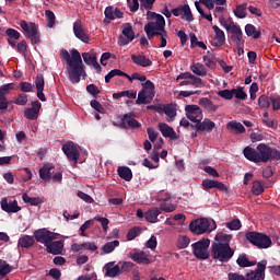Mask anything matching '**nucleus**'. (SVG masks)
Instances as JSON below:
<instances>
[{
  "label": "nucleus",
  "mask_w": 280,
  "mask_h": 280,
  "mask_svg": "<svg viewBox=\"0 0 280 280\" xmlns=\"http://www.w3.org/2000/svg\"><path fill=\"white\" fill-rule=\"evenodd\" d=\"M231 240H233V235L231 234H226L224 232L217 233L214 236V242L211 246L212 259H217L223 264L231 261L235 255V249L231 248Z\"/></svg>",
  "instance_id": "nucleus-1"
},
{
  "label": "nucleus",
  "mask_w": 280,
  "mask_h": 280,
  "mask_svg": "<svg viewBox=\"0 0 280 280\" xmlns=\"http://www.w3.org/2000/svg\"><path fill=\"white\" fill-rule=\"evenodd\" d=\"M147 19L150 22L144 25V32L149 40H152L154 36H160L161 34H164L166 32L165 18H163V15L148 11Z\"/></svg>",
  "instance_id": "nucleus-2"
},
{
  "label": "nucleus",
  "mask_w": 280,
  "mask_h": 280,
  "mask_svg": "<svg viewBox=\"0 0 280 280\" xmlns=\"http://www.w3.org/2000/svg\"><path fill=\"white\" fill-rule=\"evenodd\" d=\"M80 78L83 80L86 78V71L84 70V63H82V56L78 49L71 50V80L74 84L80 82Z\"/></svg>",
  "instance_id": "nucleus-3"
},
{
  "label": "nucleus",
  "mask_w": 280,
  "mask_h": 280,
  "mask_svg": "<svg viewBox=\"0 0 280 280\" xmlns=\"http://www.w3.org/2000/svg\"><path fill=\"white\" fill-rule=\"evenodd\" d=\"M258 151L259 163H268L271 161H280V151L266 143H259L256 147Z\"/></svg>",
  "instance_id": "nucleus-4"
},
{
  "label": "nucleus",
  "mask_w": 280,
  "mask_h": 280,
  "mask_svg": "<svg viewBox=\"0 0 280 280\" xmlns=\"http://www.w3.org/2000/svg\"><path fill=\"white\" fill-rule=\"evenodd\" d=\"M247 242L257 246V248H270L272 246V240L270 236L259 232H247L245 234Z\"/></svg>",
  "instance_id": "nucleus-5"
},
{
  "label": "nucleus",
  "mask_w": 280,
  "mask_h": 280,
  "mask_svg": "<svg viewBox=\"0 0 280 280\" xmlns=\"http://www.w3.org/2000/svg\"><path fill=\"white\" fill-rule=\"evenodd\" d=\"M154 89V83L150 80L142 83V90L138 93L136 104H150L154 100V95H156Z\"/></svg>",
  "instance_id": "nucleus-6"
},
{
  "label": "nucleus",
  "mask_w": 280,
  "mask_h": 280,
  "mask_svg": "<svg viewBox=\"0 0 280 280\" xmlns=\"http://www.w3.org/2000/svg\"><path fill=\"white\" fill-rule=\"evenodd\" d=\"M20 27L33 45H38V43H40V33H38V25H36V23H27L25 20H22L20 21Z\"/></svg>",
  "instance_id": "nucleus-7"
},
{
  "label": "nucleus",
  "mask_w": 280,
  "mask_h": 280,
  "mask_svg": "<svg viewBox=\"0 0 280 280\" xmlns=\"http://www.w3.org/2000/svg\"><path fill=\"white\" fill-rule=\"evenodd\" d=\"M178 80H184L179 82V86H194L195 89H202L205 86V81H202L199 77L191 74V72H182L176 78Z\"/></svg>",
  "instance_id": "nucleus-8"
},
{
  "label": "nucleus",
  "mask_w": 280,
  "mask_h": 280,
  "mask_svg": "<svg viewBox=\"0 0 280 280\" xmlns=\"http://www.w3.org/2000/svg\"><path fill=\"white\" fill-rule=\"evenodd\" d=\"M189 230L195 235H203V233H211L213 228H211V223L207 219H197L191 221L189 224Z\"/></svg>",
  "instance_id": "nucleus-9"
},
{
  "label": "nucleus",
  "mask_w": 280,
  "mask_h": 280,
  "mask_svg": "<svg viewBox=\"0 0 280 280\" xmlns=\"http://www.w3.org/2000/svg\"><path fill=\"white\" fill-rule=\"evenodd\" d=\"M34 237L36 242L46 246L47 244H49V242H54V240H58V237H60V234L54 233L44 228V229L36 230L34 232Z\"/></svg>",
  "instance_id": "nucleus-10"
},
{
  "label": "nucleus",
  "mask_w": 280,
  "mask_h": 280,
  "mask_svg": "<svg viewBox=\"0 0 280 280\" xmlns=\"http://www.w3.org/2000/svg\"><path fill=\"white\" fill-rule=\"evenodd\" d=\"M211 241L201 240L192 244L194 255L197 259H209V246Z\"/></svg>",
  "instance_id": "nucleus-11"
},
{
  "label": "nucleus",
  "mask_w": 280,
  "mask_h": 280,
  "mask_svg": "<svg viewBox=\"0 0 280 280\" xmlns=\"http://www.w3.org/2000/svg\"><path fill=\"white\" fill-rule=\"evenodd\" d=\"M266 266H268L267 260H261L257 264L255 270H250L245 275V280H265L266 279Z\"/></svg>",
  "instance_id": "nucleus-12"
},
{
  "label": "nucleus",
  "mask_w": 280,
  "mask_h": 280,
  "mask_svg": "<svg viewBox=\"0 0 280 280\" xmlns=\"http://www.w3.org/2000/svg\"><path fill=\"white\" fill-rule=\"evenodd\" d=\"M224 27L228 32H231V40L236 45V47L244 45V37L242 34V28H240V26L235 25V23H230L224 24Z\"/></svg>",
  "instance_id": "nucleus-13"
},
{
  "label": "nucleus",
  "mask_w": 280,
  "mask_h": 280,
  "mask_svg": "<svg viewBox=\"0 0 280 280\" xmlns=\"http://www.w3.org/2000/svg\"><path fill=\"white\" fill-rule=\"evenodd\" d=\"M185 113L187 119L189 121H194V124H200L202 121V109L198 105H186Z\"/></svg>",
  "instance_id": "nucleus-14"
},
{
  "label": "nucleus",
  "mask_w": 280,
  "mask_h": 280,
  "mask_svg": "<svg viewBox=\"0 0 280 280\" xmlns=\"http://www.w3.org/2000/svg\"><path fill=\"white\" fill-rule=\"evenodd\" d=\"M135 40V30H132V24L125 23L122 25V36L118 38V45L121 47H125V45H128Z\"/></svg>",
  "instance_id": "nucleus-15"
},
{
  "label": "nucleus",
  "mask_w": 280,
  "mask_h": 280,
  "mask_svg": "<svg viewBox=\"0 0 280 280\" xmlns=\"http://www.w3.org/2000/svg\"><path fill=\"white\" fill-rule=\"evenodd\" d=\"M126 124L132 130H137V128H141V122L137 121L132 117V115L125 114L124 116H118V122H114V126H118V128H127Z\"/></svg>",
  "instance_id": "nucleus-16"
},
{
  "label": "nucleus",
  "mask_w": 280,
  "mask_h": 280,
  "mask_svg": "<svg viewBox=\"0 0 280 280\" xmlns=\"http://www.w3.org/2000/svg\"><path fill=\"white\" fill-rule=\"evenodd\" d=\"M71 161L73 167L78 165V163H84L86 161V150L82 149L75 143L72 142L71 144Z\"/></svg>",
  "instance_id": "nucleus-17"
},
{
  "label": "nucleus",
  "mask_w": 280,
  "mask_h": 280,
  "mask_svg": "<svg viewBox=\"0 0 280 280\" xmlns=\"http://www.w3.org/2000/svg\"><path fill=\"white\" fill-rule=\"evenodd\" d=\"M73 34L79 40L89 45L91 37H89V33L86 32V28H84V24H82L81 20H77L73 23Z\"/></svg>",
  "instance_id": "nucleus-18"
},
{
  "label": "nucleus",
  "mask_w": 280,
  "mask_h": 280,
  "mask_svg": "<svg viewBox=\"0 0 280 280\" xmlns=\"http://www.w3.org/2000/svg\"><path fill=\"white\" fill-rule=\"evenodd\" d=\"M0 205L2 211L5 213H19V211H21V206H19V201H16V199L8 200V198L4 197L1 199Z\"/></svg>",
  "instance_id": "nucleus-19"
},
{
  "label": "nucleus",
  "mask_w": 280,
  "mask_h": 280,
  "mask_svg": "<svg viewBox=\"0 0 280 280\" xmlns=\"http://www.w3.org/2000/svg\"><path fill=\"white\" fill-rule=\"evenodd\" d=\"M156 113H164L168 117L167 121H174L176 119V105L166 104L155 107Z\"/></svg>",
  "instance_id": "nucleus-20"
},
{
  "label": "nucleus",
  "mask_w": 280,
  "mask_h": 280,
  "mask_svg": "<svg viewBox=\"0 0 280 280\" xmlns=\"http://www.w3.org/2000/svg\"><path fill=\"white\" fill-rule=\"evenodd\" d=\"M212 30L214 32V37L211 40L212 47H222L224 45L226 37L224 35V31H222L218 25L212 26Z\"/></svg>",
  "instance_id": "nucleus-21"
},
{
  "label": "nucleus",
  "mask_w": 280,
  "mask_h": 280,
  "mask_svg": "<svg viewBox=\"0 0 280 280\" xmlns=\"http://www.w3.org/2000/svg\"><path fill=\"white\" fill-rule=\"evenodd\" d=\"M35 86L37 91V97L40 102H47V97H45V77L43 74H37L35 79Z\"/></svg>",
  "instance_id": "nucleus-22"
},
{
  "label": "nucleus",
  "mask_w": 280,
  "mask_h": 280,
  "mask_svg": "<svg viewBox=\"0 0 280 280\" xmlns=\"http://www.w3.org/2000/svg\"><path fill=\"white\" fill-rule=\"evenodd\" d=\"M38 113H40V102L35 101L32 103V107L24 110V117L34 121V119H38Z\"/></svg>",
  "instance_id": "nucleus-23"
},
{
  "label": "nucleus",
  "mask_w": 280,
  "mask_h": 280,
  "mask_svg": "<svg viewBox=\"0 0 280 280\" xmlns=\"http://www.w3.org/2000/svg\"><path fill=\"white\" fill-rule=\"evenodd\" d=\"M105 277H109L110 279H115V277H119L121 275V268L119 265H115V261L107 262L104 266Z\"/></svg>",
  "instance_id": "nucleus-24"
},
{
  "label": "nucleus",
  "mask_w": 280,
  "mask_h": 280,
  "mask_svg": "<svg viewBox=\"0 0 280 280\" xmlns=\"http://www.w3.org/2000/svg\"><path fill=\"white\" fill-rule=\"evenodd\" d=\"M45 247L47 253H50V255H60L62 254V248H65V242L50 241Z\"/></svg>",
  "instance_id": "nucleus-25"
},
{
  "label": "nucleus",
  "mask_w": 280,
  "mask_h": 280,
  "mask_svg": "<svg viewBox=\"0 0 280 280\" xmlns=\"http://www.w3.org/2000/svg\"><path fill=\"white\" fill-rule=\"evenodd\" d=\"M130 259L136 261V264H142L143 266H150V264H152L150 256L145 252H136L130 255Z\"/></svg>",
  "instance_id": "nucleus-26"
},
{
  "label": "nucleus",
  "mask_w": 280,
  "mask_h": 280,
  "mask_svg": "<svg viewBox=\"0 0 280 280\" xmlns=\"http://www.w3.org/2000/svg\"><path fill=\"white\" fill-rule=\"evenodd\" d=\"M170 195H166V198H163L161 195L158 196V200L160 203L161 211H164L165 213H173V211H176V206H174L172 202H170Z\"/></svg>",
  "instance_id": "nucleus-27"
},
{
  "label": "nucleus",
  "mask_w": 280,
  "mask_h": 280,
  "mask_svg": "<svg viewBox=\"0 0 280 280\" xmlns=\"http://www.w3.org/2000/svg\"><path fill=\"white\" fill-rule=\"evenodd\" d=\"M82 58L85 62V65H89L90 67H94L96 71H102V66L97 62V56L93 52H83Z\"/></svg>",
  "instance_id": "nucleus-28"
},
{
  "label": "nucleus",
  "mask_w": 280,
  "mask_h": 280,
  "mask_svg": "<svg viewBox=\"0 0 280 280\" xmlns=\"http://www.w3.org/2000/svg\"><path fill=\"white\" fill-rule=\"evenodd\" d=\"M158 127L163 137L172 140L176 139V131H174V128L170 127V125L160 122Z\"/></svg>",
  "instance_id": "nucleus-29"
},
{
  "label": "nucleus",
  "mask_w": 280,
  "mask_h": 280,
  "mask_svg": "<svg viewBox=\"0 0 280 280\" xmlns=\"http://www.w3.org/2000/svg\"><path fill=\"white\" fill-rule=\"evenodd\" d=\"M243 154L247 161H252V163H259V151L253 149L252 147H246L243 150Z\"/></svg>",
  "instance_id": "nucleus-30"
},
{
  "label": "nucleus",
  "mask_w": 280,
  "mask_h": 280,
  "mask_svg": "<svg viewBox=\"0 0 280 280\" xmlns=\"http://www.w3.org/2000/svg\"><path fill=\"white\" fill-rule=\"evenodd\" d=\"M196 130H199L200 132H205L207 130L208 132H211L213 128H215V122L213 120L206 118L203 121H199L195 125Z\"/></svg>",
  "instance_id": "nucleus-31"
},
{
  "label": "nucleus",
  "mask_w": 280,
  "mask_h": 280,
  "mask_svg": "<svg viewBox=\"0 0 280 280\" xmlns=\"http://www.w3.org/2000/svg\"><path fill=\"white\" fill-rule=\"evenodd\" d=\"M133 65L138 67H152V60L145 57V55H131Z\"/></svg>",
  "instance_id": "nucleus-32"
},
{
  "label": "nucleus",
  "mask_w": 280,
  "mask_h": 280,
  "mask_svg": "<svg viewBox=\"0 0 280 280\" xmlns=\"http://www.w3.org/2000/svg\"><path fill=\"white\" fill-rule=\"evenodd\" d=\"M159 215H161V209L159 208H152L144 213L147 222H151V224L159 221Z\"/></svg>",
  "instance_id": "nucleus-33"
},
{
  "label": "nucleus",
  "mask_w": 280,
  "mask_h": 280,
  "mask_svg": "<svg viewBox=\"0 0 280 280\" xmlns=\"http://www.w3.org/2000/svg\"><path fill=\"white\" fill-rule=\"evenodd\" d=\"M54 164H44V166L39 170V178L42 180H51Z\"/></svg>",
  "instance_id": "nucleus-34"
},
{
  "label": "nucleus",
  "mask_w": 280,
  "mask_h": 280,
  "mask_svg": "<svg viewBox=\"0 0 280 280\" xmlns=\"http://www.w3.org/2000/svg\"><path fill=\"white\" fill-rule=\"evenodd\" d=\"M105 16L109 21H115V19H124V12L119 9H113L112 7H107L105 9Z\"/></svg>",
  "instance_id": "nucleus-35"
},
{
  "label": "nucleus",
  "mask_w": 280,
  "mask_h": 280,
  "mask_svg": "<svg viewBox=\"0 0 280 280\" xmlns=\"http://www.w3.org/2000/svg\"><path fill=\"white\" fill-rule=\"evenodd\" d=\"M190 71L197 77V78H205L207 75V68L205 65L197 62L192 63L190 66Z\"/></svg>",
  "instance_id": "nucleus-36"
},
{
  "label": "nucleus",
  "mask_w": 280,
  "mask_h": 280,
  "mask_svg": "<svg viewBox=\"0 0 280 280\" xmlns=\"http://www.w3.org/2000/svg\"><path fill=\"white\" fill-rule=\"evenodd\" d=\"M199 106H202L203 108H206L210 113H215V110H218V108H220V106L213 104V102L211 100H209L208 97L200 98L199 100Z\"/></svg>",
  "instance_id": "nucleus-37"
},
{
  "label": "nucleus",
  "mask_w": 280,
  "mask_h": 280,
  "mask_svg": "<svg viewBox=\"0 0 280 280\" xmlns=\"http://www.w3.org/2000/svg\"><path fill=\"white\" fill-rule=\"evenodd\" d=\"M18 244L21 246V248H32V246L35 244L34 236L22 235L19 238Z\"/></svg>",
  "instance_id": "nucleus-38"
},
{
  "label": "nucleus",
  "mask_w": 280,
  "mask_h": 280,
  "mask_svg": "<svg viewBox=\"0 0 280 280\" xmlns=\"http://www.w3.org/2000/svg\"><path fill=\"white\" fill-rule=\"evenodd\" d=\"M236 264L237 266H240V268H250L257 265L256 261L248 260V257H246V254H241L236 259Z\"/></svg>",
  "instance_id": "nucleus-39"
},
{
  "label": "nucleus",
  "mask_w": 280,
  "mask_h": 280,
  "mask_svg": "<svg viewBox=\"0 0 280 280\" xmlns=\"http://www.w3.org/2000/svg\"><path fill=\"white\" fill-rule=\"evenodd\" d=\"M228 130H231V132H235L236 135H240L242 132H246V128L242 122L238 121H230L226 125Z\"/></svg>",
  "instance_id": "nucleus-40"
},
{
  "label": "nucleus",
  "mask_w": 280,
  "mask_h": 280,
  "mask_svg": "<svg viewBox=\"0 0 280 280\" xmlns=\"http://www.w3.org/2000/svg\"><path fill=\"white\" fill-rule=\"evenodd\" d=\"M119 246V241L107 242L102 247L101 255H110Z\"/></svg>",
  "instance_id": "nucleus-41"
},
{
  "label": "nucleus",
  "mask_w": 280,
  "mask_h": 280,
  "mask_svg": "<svg viewBox=\"0 0 280 280\" xmlns=\"http://www.w3.org/2000/svg\"><path fill=\"white\" fill-rule=\"evenodd\" d=\"M118 176L124 180H132V171L128 166L118 167Z\"/></svg>",
  "instance_id": "nucleus-42"
},
{
  "label": "nucleus",
  "mask_w": 280,
  "mask_h": 280,
  "mask_svg": "<svg viewBox=\"0 0 280 280\" xmlns=\"http://www.w3.org/2000/svg\"><path fill=\"white\" fill-rule=\"evenodd\" d=\"M114 100H119L121 97H128L129 100H136L137 98V91H122L118 93L113 94Z\"/></svg>",
  "instance_id": "nucleus-43"
},
{
  "label": "nucleus",
  "mask_w": 280,
  "mask_h": 280,
  "mask_svg": "<svg viewBox=\"0 0 280 280\" xmlns=\"http://www.w3.org/2000/svg\"><path fill=\"white\" fill-rule=\"evenodd\" d=\"M200 3L206 5L208 10H213L215 5H226V0H200Z\"/></svg>",
  "instance_id": "nucleus-44"
},
{
  "label": "nucleus",
  "mask_w": 280,
  "mask_h": 280,
  "mask_svg": "<svg viewBox=\"0 0 280 280\" xmlns=\"http://www.w3.org/2000/svg\"><path fill=\"white\" fill-rule=\"evenodd\" d=\"M246 8H248V3L244 2L243 4H237L236 10H234V14L237 19H246Z\"/></svg>",
  "instance_id": "nucleus-45"
},
{
  "label": "nucleus",
  "mask_w": 280,
  "mask_h": 280,
  "mask_svg": "<svg viewBox=\"0 0 280 280\" xmlns=\"http://www.w3.org/2000/svg\"><path fill=\"white\" fill-rule=\"evenodd\" d=\"M61 57L67 62V75L71 80V55H69V51H67V49H62Z\"/></svg>",
  "instance_id": "nucleus-46"
},
{
  "label": "nucleus",
  "mask_w": 280,
  "mask_h": 280,
  "mask_svg": "<svg viewBox=\"0 0 280 280\" xmlns=\"http://www.w3.org/2000/svg\"><path fill=\"white\" fill-rule=\"evenodd\" d=\"M245 34L247 36H252L253 38H259V36H261V33L258 32L253 24H247L245 26Z\"/></svg>",
  "instance_id": "nucleus-47"
},
{
  "label": "nucleus",
  "mask_w": 280,
  "mask_h": 280,
  "mask_svg": "<svg viewBox=\"0 0 280 280\" xmlns=\"http://www.w3.org/2000/svg\"><path fill=\"white\" fill-rule=\"evenodd\" d=\"M10 272H12V266L5 262V260L0 259V277H5L7 275H10Z\"/></svg>",
  "instance_id": "nucleus-48"
},
{
  "label": "nucleus",
  "mask_w": 280,
  "mask_h": 280,
  "mask_svg": "<svg viewBox=\"0 0 280 280\" xmlns=\"http://www.w3.org/2000/svg\"><path fill=\"white\" fill-rule=\"evenodd\" d=\"M226 229L230 231H240L242 229V222L240 219H233L232 221L225 223Z\"/></svg>",
  "instance_id": "nucleus-49"
},
{
  "label": "nucleus",
  "mask_w": 280,
  "mask_h": 280,
  "mask_svg": "<svg viewBox=\"0 0 280 280\" xmlns=\"http://www.w3.org/2000/svg\"><path fill=\"white\" fill-rule=\"evenodd\" d=\"M11 91H14V83H7L0 86V97H5Z\"/></svg>",
  "instance_id": "nucleus-50"
},
{
  "label": "nucleus",
  "mask_w": 280,
  "mask_h": 280,
  "mask_svg": "<svg viewBox=\"0 0 280 280\" xmlns=\"http://www.w3.org/2000/svg\"><path fill=\"white\" fill-rule=\"evenodd\" d=\"M45 16L47 19V26L54 27V25H56V14H54L51 10H46Z\"/></svg>",
  "instance_id": "nucleus-51"
},
{
  "label": "nucleus",
  "mask_w": 280,
  "mask_h": 280,
  "mask_svg": "<svg viewBox=\"0 0 280 280\" xmlns=\"http://www.w3.org/2000/svg\"><path fill=\"white\" fill-rule=\"evenodd\" d=\"M252 191L254 196H261V194H264V185H261V182L255 180L253 183Z\"/></svg>",
  "instance_id": "nucleus-52"
},
{
  "label": "nucleus",
  "mask_w": 280,
  "mask_h": 280,
  "mask_svg": "<svg viewBox=\"0 0 280 280\" xmlns=\"http://www.w3.org/2000/svg\"><path fill=\"white\" fill-rule=\"evenodd\" d=\"M183 14V19L186 21H194V14H191V8H189V4H184Z\"/></svg>",
  "instance_id": "nucleus-53"
},
{
  "label": "nucleus",
  "mask_w": 280,
  "mask_h": 280,
  "mask_svg": "<svg viewBox=\"0 0 280 280\" xmlns=\"http://www.w3.org/2000/svg\"><path fill=\"white\" fill-rule=\"evenodd\" d=\"M20 89L23 93H34V84L30 82H21Z\"/></svg>",
  "instance_id": "nucleus-54"
},
{
  "label": "nucleus",
  "mask_w": 280,
  "mask_h": 280,
  "mask_svg": "<svg viewBox=\"0 0 280 280\" xmlns=\"http://www.w3.org/2000/svg\"><path fill=\"white\" fill-rule=\"evenodd\" d=\"M139 233H141V229H139V228L130 229L128 234H127V240L129 242H132V240H135V237H139Z\"/></svg>",
  "instance_id": "nucleus-55"
},
{
  "label": "nucleus",
  "mask_w": 280,
  "mask_h": 280,
  "mask_svg": "<svg viewBox=\"0 0 280 280\" xmlns=\"http://www.w3.org/2000/svg\"><path fill=\"white\" fill-rule=\"evenodd\" d=\"M203 62L208 69H215V60H213V56H203Z\"/></svg>",
  "instance_id": "nucleus-56"
},
{
  "label": "nucleus",
  "mask_w": 280,
  "mask_h": 280,
  "mask_svg": "<svg viewBox=\"0 0 280 280\" xmlns=\"http://www.w3.org/2000/svg\"><path fill=\"white\" fill-rule=\"evenodd\" d=\"M233 97H235L236 100H246L247 95L242 88H238L233 89Z\"/></svg>",
  "instance_id": "nucleus-57"
},
{
  "label": "nucleus",
  "mask_w": 280,
  "mask_h": 280,
  "mask_svg": "<svg viewBox=\"0 0 280 280\" xmlns=\"http://www.w3.org/2000/svg\"><path fill=\"white\" fill-rule=\"evenodd\" d=\"M218 96L223 100H232L233 98V89L232 90H221L218 92Z\"/></svg>",
  "instance_id": "nucleus-58"
},
{
  "label": "nucleus",
  "mask_w": 280,
  "mask_h": 280,
  "mask_svg": "<svg viewBox=\"0 0 280 280\" xmlns=\"http://www.w3.org/2000/svg\"><path fill=\"white\" fill-rule=\"evenodd\" d=\"M16 49H18L19 54H21L22 56H26V54H27V42L21 40L16 45Z\"/></svg>",
  "instance_id": "nucleus-59"
},
{
  "label": "nucleus",
  "mask_w": 280,
  "mask_h": 280,
  "mask_svg": "<svg viewBox=\"0 0 280 280\" xmlns=\"http://www.w3.org/2000/svg\"><path fill=\"white\" fill-rule=\"evenodd\" d=\"M190 240L187 236H179L177 241L178 248H187L189 246Z\"/></svg>",
  "instance_id": "nucleus-60"
},
{
  "label": "nucleus",
  "mask_w": 280,
  "mask_h": 280,
  "mask_svg": "<svg viewBox=\"0 0 280 280\" xmlns=\"http://www.w3.org/2000/svg\"><path fill=\"white\" fill-rule=\"evenodd\" d=\"M258 105L260 108H270V100H268V96L261 95L258 98Z\"/></svg>",
  "instance_id": "nucleus-61"
},
{
  "label": "nucleus",
  "mask_w": 280,
  "mask_h": 280,
  "mask_svg": "<svg viewBox=\"0 0 280 280\" xmlns=\"http://www.w3.org/2000/svg\"><path fill=\"white\" fill-rule=\"evenodd\" d=\"M86 91L88 93H90V95H92L93 97H97V95H100V88H97V85L95 84H89L86 86Z\"/></svg>",
  "instance_id": "nucleus-62"
},
{
  "label": "nucleus",
  "mask_w": 280,
  "mask_h": 280,
  "mask_svg": "<svg viewBox=\"0 0 280 280\" xmlns=\"http://www.w3.org/2000/svg\"><path fill=\"white\" fill-rule=\"evenodd\" d=\"M202 187L203 189H215L217 180L213 179H203L202 180Z\"/></svg>",
  "instance_id": "nucleus-63"
},
{
  "label": "nucleus",
  "mask_w": 280,
  "mask_h": 280,
  "mask_svg": "<svg viewBox=\"0 0 280 280\" xmlns=\"http://www.w3.org/2000/svg\"><path fill=\"white\" fill-rule=\"evenodd\" d=\"M228 280H246V277L238 272L228 273Z\"/></svg>",
  "instance_id": "nucleus-64"
}]
</instances>
